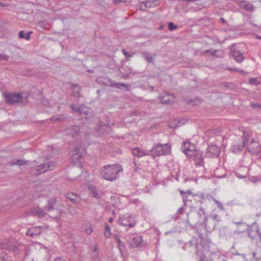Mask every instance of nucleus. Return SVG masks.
<instances>
[{"mask_svg":"<svg viewBox=\"0 0 261 261\" xmlns=\"http://www.w3.org/2000/svg\"><path fill=\"white\" fill-rule=\"evenodd\" d=\"M205 245L197 246L198 261H226V257L220 252H210Z\"/></svg>","mask_w":261,"mask_h":261,"instance_id":"f257e3e1","label":"nucleus"},{"mask_svg":"<svg viewBox=\"0 0 261 261\" xmlns=\"http://www.w3.org/2000/svg\"><path fill=\"white\" fill-rule=\"evenodd\" d=\"M187 215V222L190 226L195 228L197 226L204 225V228H206L208 219L204 208L200 207L198 212H191L188 213Z\"/></svg>","mask_w":261,"mask_h":261,"instance_id":"f03ea898","label":"nucleus"},{"mask_svg":"<svg viewBox=\"0 0 261 261\" xmlns=\"http://www.w3.org/2000/svg\"><path fill=\"white\" fill-rule=\"evenodd\" d=\"M22 244L13 237L3 239L0 241V248L8 251L14 254L21 250Z\"/></svg>","mask_w":261,"mask_h":261,"instance_id":"7ed1b4c3","label":"nucleus"},{"mask_svg":"<svg viewBox=\"0 0 261 261\" xmlns=\"http://www.w3.org/2000/svg\"><path fill=\"white\" fill-rule=\"evenodd\" d=\"M122 170L118 164L108 165L101 170L102 177L106 180L113 181L119 177V172Z\"/></svg>","mask_w":261,"mask_h":261,"instance_id":"20e7f679","label":"nucleus"},{"mask_svg":"<svg viewBox=\"0 0 261 261\" xmlns=\"http://www.w3.org/2000/svg\"><path fill=\"white\" fill-rule=\"evenodd\" d=\"M171 147L168 144H157L154 145L151 149L149 150L150 154L153 157L164 155L170 153Z\"/></svg>","mask_w":261,"mask_h":261,"instance_id":"39448f33","label":"nucleus"},{"mask_svg":"<svg viewBox=\"0 0 261 261\" xmlns=\"http://www.w3.org/2000/svg\"><path fill=\"white\" fill-rule=\"evenodd\" d=\"M5 102L8 105L20 103L23 101L22 95L15 92H6L4 94Z\"/></svg>","mask_w":261,"mask_h":261,"instance_id":"423d86ee","label":"nucleus"},{"mask_svg":"<svg viewBox=\"0 0 261 261\" xmlns=\"http://www.w3.org/2000/svg\"><path fill=\"white\" fill-rule=\"evenodd\" d=\"M118 223L123 226L134 227L136 224L135 216L130 215H124L119 217L117 220Z\"/></svg>","mask_w":261,"mask_h":261,"instance_id":"0eeeda50","label":"nucleus"},{"mask_svg":"<svg viewBox=\"0 0 261 261\" xmlns=\"http://www.w3.org/2000/svg\"><path fill=\"white\" fill-rule=\"evenodd\" d=\"M230 54L233 59L238 63H241L245 60V57L243 53L239 50L237 49L236 46L234 44L229 47Z\"/></svg>","mask_w":261,"mask_h":261,"instance_id":"6e6552de","label":"nucleus"},{"mask_svg":"<svg viewBox=\"0 0 261 261\" xmlns=\"http://www.w3.org/2000/svg\"><path fill=\"white\" fill-rule=\"evenodd\" d=\"M127 242L131 247L138 248L142 246L143 239L140 236L132 234L127 237Z\"/></svg>","mask_w":261,"mask_h":261,"instance_id":"1a4fd4ad","label":"nucleus"},{"mask_svg":"<svg viewBox=\"0 0 261 261\" xmlns=\"http://www.w3.org/2000/svg\"><path fill=\"white\" fill-rule=\"evenodd\" d=\"M187 154H189V157L193 159L196 166H203L202 153L200 150H196L193 153H188Z\"/></svg>","mask_w":261,"mask_h":261,"instance_id":"9d476101","label":"nucleus"},{"mask_svg":"<svg viewBox=\"0 0 261 261\" xmlns=\"http://www.w3.org/2000/svg\"><path fill=\"white\" fill-rule=\"evenodd\" d=\"M161 102L165 105H171L174 100L175 97L168 92H165L159 96Z\"/></svg>","mask_w":261,"mask_h":261,"instance_id":"9b49d317","label":"nucleus"},{"mask_svg":"<svg viewBox=\"0 0 261 261\" xmlns=\"http://www.w3.org/2000/svg\"><path fill=\"white\" fill-rule=\"evenodd\" d=\"M181 150L187 156H189V154H187L188 153H193L196 151L195 145L187 141L184 142L182 144Z\"/></svg>","mask_w":261,"mask_h":261,"instance_id":"f8f14e48","label":"nucleus"},{"mask_svg":"<svg viewBox=\"0 0 261 261\" xmlns=\"http://www.w3.org/2000/svg\"><path fill=\"white\" fill-rule=\"evenodd\" d=\"M220 148L216 145H211L207 148L206 155L210 158H217L220 153Z\"/></svg>","mask_w":261,"mask_h":261,"instance_id":"ddd939ff","label":"nucleus"},{"mask_svg":"<svg viewBox=\"0 0 261 261\" xmlns=\"http://www.w3.org/2000/svg\"><path fill=\"white\" fill-rule=\"evenodd\" d=\"M54 165L50 162H47L46 163L42 164L37 166V173L36 174H40L48 170H52L54 169Z\"/></svg>","mask_w":261,"mask_h":261,"instance_id":"4468645a","label":"nucleus"},{"mask_svg":"<svg viewBox=\"0 0 261 261\" xmlns=\"http://www.w3.org/2000/svg\"><path fill=\"white\" fill-rule=\"evenodd\" d=\"M80 128L79 125H71L64 129V133L66 135L72 137L76 136L80 132Z\"/></svg>","mask_w":261,"mask_h":261,"instance_id":"2eb2a0df","label":"nucleus"},{"mask_svg":"<svg viewBox=\"0 0 261 261\" xmlns=\"http://www.w3.org/2000/svg\"><path fill=\"white\" fill-rule=\"evenodd\" d=\"M196 195H198V193L192 195H183L182 200L185 205L189 206H193V205L190 203L193 200L196 201L197 202L199 203V198H197Z\"/></svg>","mask_w":261,"mask_h":261,"instance_id":"dca6fc26","label":"nucleus"},{"mask_svg":"<svg viewBox=\"0 0 261 261\" xmlns=\"http://www.w3.org/2000/svg\"><path fill=\"white\" fill-rule=\"evenodd\" d=\"M248 150L251 154L255 155L259 152L260 147L258 142L252 140L248 147Z\"/></svg>","mask_w":261,"mask_h":261,"instance_id":"f3484780","label":"nucleus"},{"mask_svg":"<svg viewBox=\"0 0 261 261\" xmlns=\"http://www.w3.org/2000/svg\"><path fill=\"white\" fill-rule=\"evenodd\" d=\"M197 198H199V203L200 204H207V202H210L211 200L213 199V197L207 194H204V193L198 192V195H196Z\"/></svg>","mask_w":261,"mask_h":261,"instance_id":"a211bd4d","label":"nucleus"},{"mask_svg":"<svg viewBox=\"0 0 261 261\" xmlns=\"http://www.w3.org/2000/svg\"><path fill=\"white\" fill-rule=\"evenodd\" d=\"M132 153L135 156L138 158L150 155L149 150H145L140 147H136L133 148L132 149Z\"/></svg>","mask_w":261,"mask_h":261,"instance_id":"6ab92c4d","label":"nucleus"},{"mask_svg":"<svg viewBox=\"0 0 261 261\" xmlns=\"http://www.w3.org/2000/svg\"><path fill=\"white\" fill-rule=\"evenodd\" d=\"M111 87H115L118 89L124 90L125 91H129L130 90V85L121 83H117L113 81L111 84Z\"/></svg>","mask_w":261,"mask_h":261,"instance_id":"aec40b11","label":"nucleus"},{"mask_svg":"<svg viewBox=\"0 0 261 261\" xmlns=\"http://www.w3.org/2000/svg\"><path fill=\"white\" fill-rule=\"evenodd\" d=\"M42 232V227L36 226L28 230L27 234L31 237H34L35 236H39Z\"/></svg>","mask_w":261,"mask_h":261,"instance_id":"412c9836","label":"nucleus"},{"mask_svg":"<svg viewBox=\"0 0 261 261\" xmlns=\"http://www.w3.org/2000/svg\"><path fill=\"white\" fill-rule=\"evenodd\" d=\"M96 81L98 84L104 86H111L113 81L107 77H99L97 78Z\"/></svg>","mask_w":261,"mask_h":261,"instance_id":"4be33fe9","label":"nucleus"},{"mask_svg":"<svg viewBox=\"0 0 261 261\" xmlns=\"http://www.w3.org/2000/svg\"><path fill=\"white\" fill-rule=\"evenodd\" d=\"M248 141V139L244 137L243 142L240 144H236L232 146L231 149L233 152H238L241 151L245 146L246 143Z\"/></svg>","mask_w":261,"mask_h":261,"instance_id":"5701e85b","label":"nucleus"},{"mask_svg":"<svg viewBox=\"0 0 261 261\" xmlns=\"http://www.w3.org/2000/svg\"><path fill=\"white\" fill-rule=\"evenodd\" d=\"M78 113L82 117L87 119V116L89 113V108L84 105L80 106V109L78 110Z\"/></svg>","mask_w":261,"mask_h":261,"instance_id":"b1692460","label":"nucleus"},{"mask_svg":"<svg viewBox=\"0 0 261 261\" xmlns=\"http://www.w3.org/2000/svg\"><path fill=\"white\" fill-rule=\"evenodd\" d=\"M239 6L241 8L244 9L247 11L251 10L253 9V5L247 1H241L240 3Z\"/></svg>","mask_w":261,"mask_h":261,"instance_id":"393cba45","label":"nucleus"},{"mask_svg":"<svg viewBox=\"0 0 261 261\" xmlns=\"http://www.w3.org/2000/svg\"><path fill=\"white\" fill-rule=\"evenodd\" d=\"M66 197L73 203H77L78 202L79 196L73 192L67 193L66 194Z\"/></svg>","mask_w":261,"mask_h":261,"instance_id":"a878e982","label":"nucleus"},{"mask_svg":"<svg viewBox=\"0 0 261 261\" xmlns=\"http://www.w3.org/2000/svg\"><path fill=\"white\" fill-rule=\"evenodd\" d=\"M115 238L117 241L118 247L121 253L122 254L125 249L124 244L123 242L121 241L119 236L115 235Z\"/></svg>","mask_w":261,"mask_h":261,"instance_id":"bb28decb","label":"nucleus"},{"mask_svg":"<svg viewBox=\"0 0 261 261\" xmlns=\"http://www.w3.org/2000/svg\"><path fill=\"white\" fill-rule=\"evenodd\" d=\"M32 213L34 214V215L39 217H44L46 215V213L40 208H34L32 211Z\"/></svg>","mask_w":261,"mask_h":261,"instance_id":"cd10ccee","label":"nucleus"},{"mask_svg":"<svg viewBox=\"0 0 261 261\" xmlns=\"http://www.w3.org/2000/svg\"><path fill=\"white\" fill-rule=\"evenodd\" d=\"M32 33V32L30 31L27 34H25L23 31H20L18 33V37L20 39H24L27 40H29L31 38L30 35Z\"/></svg>","mask_w":261,"mask_h":261,"instance_id":"c85d7f7f","label":"nucleus"},{"mask_svg":"<svg viewBox=\"0 0 261 261\" xmlns=\"http://www.w3.org/2000/svg\"><path fill=\"white\" fill-rule=\"evenodd\" d=\"M56 203V199L55 198H53L48 201V203L47 206H46V208L48 211H51L54 209V205Z\"/></svg>","mask_w":261,"mask_h":261,"instance_id":"c756f323","label":"nucleus"},{"mask_svg":"<svg viewBox=\"0 0 261 261\" xmlns=\"http://www.w3.org/2000/svg\"><path fill=\"white\" fill-rule=\"evenodd\" d=\"M143 58L148 62L153 63L154 59L152 57L149 56V54L147 52L142 53Z\"/></svg>","mask_w":261,"mask_h":261,"instance_id":"7c9ffc66","label":"nucleus"},{"mask_svg":"<svg viewBox=\"0 0 261 261\" xmlns=\"http://www.w3.org/2000/svg\"><path fill=\"white\" fill-rule=\"evenodd\" d=\"M27 162V161H24L23 160L18 159L16 161H14V160L11 161L10 162V164L11 165H18L19 166H20V165H23L26 164Z\"/></svg>","mask_w":261,"mask_h":261,"instance_id":"2f4dec72","label":"nucleus"},{"mask_svg":"<svg viewBox=\"0 0 261 261\" xmlns=\"http://www.w3.org/2000/svg\"><path fill=\"white\" fill-rule=\"evenodd\" d=\"M111 236V231L110 230V227L108 224H105V236L106 238H109Z\"/></svg>","mask_w":261,"mask_h":261,"instance_id":"473e14b6","label":"nucleus"},{"mask_svg":"<svg viewBox=\"0 0 261 261\" xmlns=\"http://www.w3.org/2000/svg\"><path fill=\"white\" fill-rule=\"evenodd\" d=\"M203 245L201 243H199V244H197V243H196V241L195 239H193L190 241H189L188 242H187L186 244V246H189V247H192V246H194L195 247V248L197 249V246L198 245Z\"/></svg>","mask_w":261,"mask_h":261,"instance_id":"72a5a7b5","label":"nucleus"},{"mask_svg":"<svg viewBox=\"0 0 261 261\" xmlns=\"http://www.w3.org/2000/svg\"><path fill=\"white\" fill-rule=\"evenodd\" d=\"M201 101L199 98H196L193 99H191L188 101V104L192 106H194L199 105Z\"/></svg>","mask_w":261,"mask_h":261,"instance_id":"f704fd0d","label":"nucleus"},{"mask_svg":"<svg viewBox=\"0 0 261 261\" xmlns=\"http://www.w3.org/2000/svg\"><path fill=\"white\" fill-rule=\"evenodd\" d=\"M0 261H11V259L7 254L2 253L0 254Z\"/></svg>","mask_w":261,"mask_h":261,"instance_id":"c9c22d12","label":"nucleus"},{"mask_svg":"<svg viewBox=\"0 0 261 261\" xmlns=\"http://www.w3.org/2000/svg\"><path fill=\"white\" fill-rule=\"evenodd\" d=\"M211 218L214 221L219 222L221 221V217L216 213H212L210 215Z\"/></svg>","mask_w":261,"mask_h":261,"instance_id":"e433bc0d","label":"nucleus"},{"mask_svg":"<svg viewBox=\"0 0 261 261\" xmlns=\"http://www.w3.org/2000/svg\"><path fill=\"white\" fill-rule=\"evenodd\" d=\"M91 192L92 196L95 197L96 199H99L100 198V192L98 190L94 188L92 190Z\"/></svg>","mask_w":261,"mask_h":261,"instance_id":"4c0bfd02","label":"nucleus"},{"mask_svg":"<svg viewBox=\"0 0 261 261\" xmlns=\"http://www.w3.org/2000/svg\"><path fill=\"white\" fill-rule=\"evenodd\" d=\"M81 89L73 90L71 96L76 98H79L81 96L80 91Z\"/></svg>","mask_w":261,"mask_h":261,"instance_id":"58836bf2","label":"nucleus"},{"mask_svg":"<svg viewBox=\"0 0 261 261\" xmlns=\"http://www.w3.org/2000/svg\"><path fill=\"white\" fill-rule=\"evenodd\" d=\"M227 70H229V71H236V72H240V73H243L244 74H247V72H245L244 70H243V69H237V68H227Z\"/></svg>","mask_w":261,"mask_h":261,"instance_id":"ea45409f","label":"nucleus"},{"mask_svg":"<svg viewBox=\"0 0 261 261\" xmlns=\"http://www.w3.org/2000/svg\"><path fill=\"white\" fill-rule=\"evenodd\" d=\"M216 204H217V206L218 207H219V209L221 210L222 211H224L225 210V208L223 206V204L220 202V201H219L218 200L215 199V198H213V199H212Z\"/></svg>","mask_w":261,"mask_h":261,"instance_id":"a19ab883","label":"nucleus"},{"mask_svg":"<svg viewBox=\"0 0 261 261\" xmlns=\"http://www.w3.org/2000/svg\"><path fill=\"white\" fill-rule=\"evenodd\" d=\"M185 213L184 208L183 207H181L177 210L176 215V218L179 219L180 218V215H182Z\"/></svg>","mask_w":261,"mask_h":261,"instance_id":"79ce46f5","label":"nucleus"},{"mask_svg":"<svg viewBox=\"0 0 261 261\" xmlns=\"http://www.w3.org/2000/svg\"><path fill=\"white\" fill-rule=\"evenodd\" d=\"M253 256L254 258L256 259V260L258 261H261V251L254 252L253 253Z\"/></svg>","mask_w":261,"mask_h":261,"instance_id":"37998d69","label":"nucleus"},{"mask_svg":"<svg viewBox=\"0 0 261 261\" xmlns=\"http://www.w3.org/2000/svg\"><path fill=\"white\" fill-rule=\"evenodd\" d=\"M168 28L170 31H172L177 28V25L174 24L173 22H170L168 23Z\"/></svg>","mask_w":261,"mask_h":261,"instance_id":"c03bdc74","label":"nucleus"},{"mask_svg":"<svg viewBox=\"0 0 261 261\" xmlns=\"http://www.w3.org/2000/svg\"><path fill=\"white\" fill-rule=\"evenodd\" d=\"M9 57L8 56L0 54V61H8Z\"/></svg>","mask_w":261,"mask_h":261,"instance_id":"a18cd8bd","label":"nucleus"},{"mask_svg":"<svg viewBox=\"0 0 261 261\" xmlns=\"http://www.w3.org/2000/svg\"><path fill=\"white\" fill-rule=\"evenodd\" d=\"M122 52L123 54V55L125 56V57L127 58L132 57L133 56L132 54H130L128 51H126V50L125 49H123L122 50Z\"/></svg>","mask_w":261,"mask_h":261,"instance_id":"49530a36","label":"nucleus"},{"mask_svg":"<svg viewBox=\"0 0 261 261\" xmlns=\"http://www.w3.org/2000/svg\"><path fill=\"white\" fill-rule=\"evenodd\" d=\"M98 247L97 245H95L94 246V248L93 249V256H94V257H97L98 255Z\"/></svg>","mask_w":261,"mask_h":261,"instance_id":"de8ad7c7","label":"nucleus"},{"mask_svg":"<svg viewBox=\"0 0 261 261\" xmlns=\"http://www.w3.org/2000/svg\"><path fill=\"white\" fill-rule=\"evenodd\" d=\"M130 202L135 205H138L141 204V202L138 199H133L130 200Z\"/></svg>","mask_w":261,"mask_h":261,"instance_id":"09e8293b","label":"nucleus"},{"mask_svg":"<svg viewBox=\"0 0 261 261\" xmlns=\"http://www.w3.org/2000/svg\"><path fill=\"white\" fill-rule=\"evenodd\" d=\"M70 88L71 89L73 90H77V89H81V87H80L77 84H71Z\"/></svg>","mask_w":261,"mask_h":261,"instance_id":"8fccbe9b","label":"nucleus"},{"mask_svg":"<svg viewBox=\"0 0 261 261\" xmlns=\"http://www.w3.org/2000/svg\"><path fill=\"white\" fill-rule=\"evenodd\" d=\"M250 106L254 108V109H256V108H261V105L259 103H251L250 104Z\"/></svg>","mask_w":261,"mask_h":261,"instance_id":"3c124183","label":"nucleus"},{"mask_svg":"<svg viewBox=\"0 0 261 261\" xmlns=\"http://www.w3.org/2000/svg\"><path fill=\"white\" fill-rule=\"evenodd\" d=\"M70 108L72 110H73L74 112H78V110L80 109V107H76L73 105H70Z\"/></svg>","mask_w":261,"mask_h":261,"instance_id":"603ef678","label":"nucleus"},{"mask_svg":"<svg viewBox=\"0 0 261 261\" xmlns=\"http://www.w3.org/2000/svg\"><path fill=\"white\" fill-rule=\"evenodd\" d=\"M219 51V50H213L211 53V55L213 56H216V57H221V56L220 55H218L217 54V53Z\"/></svg>","mask_w":261,"mask_h":261,"instance_id":"864d4df0","label":"nucleus"},{"mask_svg":"<svg viewBox=\"0 0 261 261\" xmlns=\"http://www.w3.org/2000/svg\"><path fill=\"white\" fill-rule=\"evenodd\" d=\"M243 219V217L241 216L240 218V221H233V223H234L237 225L241 224L242 223Z\"/></svg>","mask_w":261,"mask_h":261,"instance_id":"5fc2aeb1","label":"nucleus"},{"mask_svg":"<svg viewBox=\"0 0 261 261\" xmlns=\"http://www.w3.org/2000/svg\"><path fill=\"white\" fill-rule=\"evenodd\" d=\"M126 0H113V3L115 5H117L119 3H122V2H125Z\"/></svg>","mask_w":261,"mask_h":261,"instance_id":"6e6d98bb","label":"nucleus"},{"mask_svg":"<svg viewBox=\"0 0 261 261\" xmlns=\"http://www.w3.org/2000/svg\"><path fill=\"white\" fill-rule=\"evenodd\" d=\"M250 82L251 84H256V79L255 78L250 79Z\"/></svg>","mask_w":261,"mask_h":261,"instance_id":"4d7b16f0","label":"nucleus"},{"mask_svg":"<svg viewBox=\"0 0 261 261\" xmlns=\"http://www.w3.org/2000/svg\"><path fill=\"white\" fill-rule=\"evenodd\" d=\"M93 230L91 228H89L86 230V233L88 234H90L92 232Z\"/></svg>","mask_w":261,"mask_h":261,"instance_id":"13d9d810","label":"nucleus"},{"mask_svg":"<svg viewBox=\"0 0 261 261\" xmlns=\"http://www.w3.org/2000/svg\"><path fill=\"white\" fill-rule=\"evenodd\" d=\"M186 194L187 195H192V194H195V193H193L192 191L190 190H188L186 192Z\"/></svg>","mask_w":261,"mask_h":261,"instance_id":"bf43d9fd","label":"nucleus"},{"mask_svg":"<svg viewBox=\"0 0 261 261\" xmlns=\"http://www.w3.org/2000/svg\"><path fill=\"white\" fill-rule=\"evenodd\" d=\"M59 119H60V117L54 116V117H51V121H57V120H59Z\"/></svg>","mask_w":261,"mask_h":261,"instance_id":"052dcab7","label":"nucleus"},{"mask_svg":"<svg viewBox=\"0 0 261 261\" xmlns=\"http://www.w3.org/2000/svg\"><path fill=\"white\" fill-rule=\"evenodd\" d=\"M54 261H65V260L61 257H57Z\"/></svg>","mask_w":261,"mask_h":261,"instance_id":"680f3d73","label":"nucleus"},{"mask_svg":"<svg viewBox=\"0 0 261 261\" xmlns=\"http://www.w3.org/2000/svg\"><path fill=\"white\" fill-rule=\"evenodd\" d=\"M145 6L147 8L150 7V3L146 2L145 4Z\"/></svg>","mask_w":261,"mask_h":261,"instance_id":"e2e57ef3","label":"nucleus"},{"mask_svg":"<svg viewBox=\"0 0 261 261\" xmlns=\"http://www.w3.org/2000/svg\"><path fill=\"white\" fill-rule=\"evenodd\" d=\"M180 194L182 195V197L183 196V195H187L186 194V192H184L182 190L180 191Z\"/></svg>","mask_w":261,"mask_h":261,"instance_id":"0e129e2a","label":"nucleus"},{"mask_svg":"<svg viewBox=\"0 0 261 261\" xmlns=\"http://www.w3.org/2000/svg\"><path fill=\"white\" fill-rule=\"evenodd\" d=\"M114 221V218L112 217H110L109 219V222L110 223H112Z\"/></svg>","mask_w":261,"mask_h":261,"instance_id":"69168bd1","label":"nucleus"},{"mask_svg":"<svg viewBox=\"0 0 261 261\" xmlns=\"http://www.w3.org/2000/svg\"><path fill=\"white\" fill-rule=\"evenodd\" d=\"M220 20H221V22L222 23H226V21H225V20L223 18H222V17L221 18Z\"/></svg>","mask_w":261,"mask_h":261,"instance_id":"338daca9","label":"nucleus"},{"mask_svg":"<svg viewBox=\"0 0 261 261\" xmlns=\"http://www.w3.org/2000/svg\"><path fill=\"white\" fill-rule=\"evenodd\" d=\"M205 52L206 53H212V49H207L205 50Z\"/></svg>","mask_w":261,"mask_h":261,"instance_id":"774afa93","label":"nucleus"}]
</instances>
